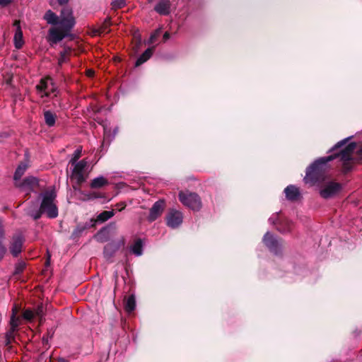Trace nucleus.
<instances>
[{"mask_svg":"<svg viewBox=\"0 0 362 362\" xmlns=\"http://www.w3.org/2000/svg\"><path fill=\"white\" fill-rule=\"evenodd\" d=\"M338 153H333L328 156L322 157L314 161L306 170L304 180L306 183L314 185L317 182H322L327 177V173L330 168L329 162L337 160V163L340 165Z\"/></svg>","mask_w":362,"mask_h":362,"instance_id":"1","label":"nucleus"},{"mask_svg":"<svg viewBox=\"0 0 362 362\" xmlns=\"http://www.w3.org/2000/svg\"><path fill=\"white\" fill-rule=\"evenodd\" d=\"M75 24L72 11L69 8H64L61 12V20L58 27L51 28L49 30L48 41L51 45L62 40L71 30Z\"/></svg>","mask_w":362,"mask_h":362,"instance_id":"2","label":"nucleus"},{"mask_svg":"<svg viewBox=\"0 0 362 362\" xmlns=\"http://www.w3.org/2000/svg\"><path fill=\"white\" fill-rule=\"evenodd\" d=\"M337 158L343 171L348 172L352 169L355 160L362 159V146H357L355 142H351L338 153Z\"/></svg>","mask_w":362,"mask_h":362,"instance_id":"3","label":"nucleus"},{"mask_svg":"<svg viewBox=\"0 0 362 362\" xmlns=\"http://www.w3.org/2000/svg\"><path fill=\"white\" fill-rule=\"evenodd\" d=\"M41 198V207L42 213L49 218H55L58 216V208L56 204L57 194L54 189L46 190L40 194Z\"/></svg>","mask_w":362,"mask_h":362,"instance_id":"4","label":"nucleus"},{"mask_svg":"<svg viewBox=\"0 0 362 362\" xmlns=\"http://www.w3.org/2000/svg\"><path fill=\"white\" fill-rule=\"evenodd\" d=\"M36 88L38 93L42 94L41 97L46 96L54 98H57L59 93L57 85L50 77L42 78L40 83L37 85Z\"/></svg>","mask_w":362,"mask_h":362,"instance_id":"5","label":"nucleus"},{"mask_svg":"<svg viewBox=\"0 0 362 362\" xmlns=\"http://www.w3.org/2000/svg\"><path fill=\"white\" fill-rule=\"evenodd\" d=\"M179 199L182 204L193 211H199L202 207V202L199 195L189 192H180Z\"/></svg>","mask_w":362,"mask_h":362,"instance_id":"6","label":"nucleus"},{"mask_svg":"<svg viewBox=\"0 0 362 362\" xmlns=\"http://www.w3.org/2000/svg\"><path fill=\"white\" fill-rule=\"evenodd\" d=\"M263 243L273 253L278 255L281 250V243L273 234L267 232L263 237Z\"/></svg>","mask_w":362,"mask_h":362,"instance_id":"7","label":"nucleus"},{"mask_svg":"<svg viewBox=\"0 0 362 362\" xmlns=\"http://www.w3.org/2000/svg\"><path fill=\"white\" fill-rule=\"evenodd\" d=\"M341 189V185L339 183L329 182L321 188L320 194L324 199H329L339 193Z\"/></svg>","mask_w":362,"mask_h":362,"instance_id":"8","label":"nucleus"},{"mask_svg":"<svg viewBox=\"0 0 362 362\" xmlns=\"http://www.w3.org/2000/svg\"><path fill=\"white\" fill-rule=\"evenodd\" d=\"M17 312V307L14 306L12 310V315L10 320V329L6 333L5 336L6 345L9 344L12 340H16L15 332L18 327V319L16 317Z\"/></svg>","mask_w":362,"mask_h":362,"instance_id":"9","label":"nucleus"},{"mask_svg":"<svg viewBox=\"0 0 362 362\" xmlns=\"http://www.w3.org/2000/svg\"><path fill=\"white\" fill-rule=\"evenodd\" d=\"M166 224L171 228L179 227L183 221L182 214L177 210L171 209L166 215Z\"/></svg>","mask_w":362,"mask_h":362,"instance_id":"10","label":"nucleus"},{"mask_svg":"<svg viewBox=\"0 0 362 362\" xmlns=\"http://www.w3.org/2000/svg\"><path fill=\"white\" fill-rule=\"evenodd\" d=\"M87 164L88 163L85 160H81L79 162H76L74 164H72L74 165L72 176L76 179L78 183L85 181L83 171L86 168Z\"/></svg>","mask_w":362,"mask_h":362,"instance_id":"11","label":"nucleus"},{"mask_svg":"<svg viewBox=\"0 0 362 362\" xmlns=\"http://www.w3.org/2000/svg\"><path fill=\"white\" fill-rule=\"evenodd\" d=\"M165 202L163 200H159L154 203L150 209L148 219L149 221H154L158 216L161 215L164 210Z\"/></svg>","mask_w":362,"mask_h":362,"instance_id":"12","label":"nucleus"},{"mask_svg":"<svg viewBox=\"0 0 362 362\" xmlns=\"http://www.w3.org/2000/svg\"><path fill=\"white\" fill-rule=\"evenodd\" d=\"M22 248L23 235L21 233H18L13 237L10 250L14 257H17L21 252Z\"/></svg>","mask_w":362,"mask_h":362,"instance_id":"13","label":"nucleus"},{"mask_svg":"<svg viewBox=\"0 0 362 362\" xmlns=\"http://www.w3.org/2000/svg\"><path fill=\"white\" fill-rule=\"evenodd\" d=\"M42 313H43V308L42 307H38L37 309L35 311L30 310H24V322L25 321H29L33 322L35 319H37L40 321L42 320Z\"/></svg>","mask_w":362,"mask_h":362,"instance_id":"14","label":"nucleus"},{"mask_svg":"<svg viewBox=\"0 0 362 362\" xmlns=\"http://www.w3.org/2000/svg\"><path fill=\"white\" fill-rule=\"evenodd\" d=\"M13 26L16 28V32L13 37L14 45L16 49H21L23 47V31L21 27V21H15Z\"/></svg>","mask_w":362,"mask_h":362,"instance_id":"15","label":"nucleus"},{"mask_svg":"<svg viewBox=\"0 0 362 362\" xmlns=\"http://www.w3.org/2000/svg\"><path fill=\"white\" fill-rule=\"evenodd\" d=\"M38 184L39 180L36 177L27 176L24 177V194H28L30 192L35 190Z\"/></svg>","mask_w":362,"mask_h":362,"instance_id":"16","label":"nucleus"},{"mask_svg":"<svg viewBox=\"0 0 362 362\" xmlns=\"http://www.w3.org/2000/svg\"><path fill=\"white\" fill-rule=\"evenodd\" d=\"M286 197L290 201H296L300 196V189L296 185H290L284 189Z\"/></svg>","mask_w":362,"mask_h":362,"instance_id":"17","label":"nucleus"},{"mask_svg":"<svg viewBox=\"0 0 362 362\" xmlns=\"http://www.w3.org/2000/svg\"><path fill=\"white\" fill-rule=\"evenodd\" d=\"M154 9L160 15H168L170 12V1L159 0L155 6Z\"/></svg>","mask_w":362,"mask_h":362,"instance_id":"18","label":"nucleus"},{"mask_svg":"<svg viewBox=\"0 0 362 362\" xmlns=\"http://www.w3.org/2000/svg\"><path fill=\"white\" fill-rule=\"evenodd\" d=\"M121 244L119 243L112 242L107 244L104 247V256L106 259L111 258L116 251L119 250Z\"/></svg>","mask_w":362,"mask_h":362,"instance_id":"19","label":"nucleus"},{"mask_svg":"<svg viewBox=\"0 0 362 362\" xmlns=\"http://www.w3.org/2000/svg\"><path fill=\"white\" fill-rule=\"evenodd\" d=\"M28 214L35 220L40 218L43 214L41 205L39 206L37 202H34L28 208Z\"/></svg>","mask_w":362,"mask_h":362,"instance_id":"20","label":"nucleus"},{"mask_svg":"<svg viewBox=\"0 0 362 362\" xmlns=\"http://www.w3.org/2000/svg\"><path fill=\"white\" fill-rule=\"evenodd\" d=\"M23 164L20 163L13 175L14 185L20 189H23Z\"/></svg>","mask_w":362,"mask_h":362,"instance_id":"21","label":"nucleus"},{"mask_svg":"<svg viewBox=\"0 0 362 362\" xmlns=\"http://www.w3.org/2000/svg\"><path fill=\"white\" fill-rule=\"evenodd\" d=\"M44 19L47 21L48 24L52 25H59V22L61 20V16L59 17L51 10H48L44 15Z\"/></svg>","mask_w":362,"mask_h":362,"instance_id":"22","label":"nucleus"},{"mask_svg":"<svg viewBox=\"0 0 362 362\" xmlns=\"http://www.w3.org/2000/svg\"><path fill=\"white\" fill-rule=\"evenodd\" d=\"M57 117V115L51 110L44 111L45 123L47 127H54L56 124Z\"/></svg>","mask_w":362,"mask_h":362,"instance_id":"23","label":"nucleus"},{"mask_svg":"<svg viewBox=\"0 0 362 362\" xmlns=\"http://www.w3.org/2000/svg\"><path fill=\"white\" fill-rule=\"evenodd\" d=\"M154 47L148 48L136 60L135 63L136 66H139L146 62L153 54Z\"/></svg>","mask_w":362,"mask_h":362,"instance_id":"24","label":"nucleus"},{"mask_svg":"<svg viewBox=\"0 0 362 362\" xmlns=\"http://www.w3.org/2000/svg\"><path fill=\"white\" fill-rule=\"evenodd\" d=\"M108 184V181L106 178H105L103 176H99L95 178H94L91 183H90V187L93 189H98L100 188L103 186H105Z\"/></svg>","mask_w":362,"mask_h":362,"instance_id":"25","label":"nucleus"},{"mask_svg":"<svg viewBox=\"0 0 362 362\" xmlns=\"http://www.w3.org/2000/svg\"><path fill=\"white\" fill-rule=\"evenodd\" d=\"M136 308V299L134 295L127 297L124 300V308L127 313H132Z\"/></svg>","mask_w":362,"mask_h":362,"instance_id":"26","label":"nucleus"},{"mask_svg":"<svg viewBox=\"0 0 362 362\" xmlns=\"http://www.w3.org/2000/svg\"><path fill=\"white\" fill-rule=\"evenodd\" d=\"M131 252L136 256H141L143 254V245L140 239H138L130 247Z\"/></svg>","mask_w":362,"mask_h":362,"instance_id":"27","label":"nucleus"},{"mask_svg":"<svg viewBox=\"0 0 362 362\" xmlns=\"http://www.w3.org/2000/svg\"><path fill=\"white\" fill-rule=\"evenodd\" d=\"M103 127L104 131V141H111L114 139L115 134H117L118 129L115 128L114 129V134L112 135L110 128H108L107 126L104 124H103Z\"/></svg>","mask_w":362,"mask_h":362,"instance_id":"28","label":"nucleus"},{"mask_svg":"<svg viewBox=\"0 0 362 362\" xmlns=\"http://www.w3.org/2000/svg\"><path fill=\"white\" fill-rule=\"evenodd\" d=\"M114 214L113 211H104L98 216L97 220L100 222H104L112 218Z\"/></svg>","mask_w":362,"mask_h":362,"instance_id":"29","label":"nucleus"},{"mask_svg":"<svg viewBox=\"0 0 362 362\" xmlns=\"http://www.w3.org/2000/svg\"><path fill=\"white\" fill-rule=\"evenodd\" d=\"M291 223L288 220H285L282 221L279 223V226L277 227V229L281 232L285 233L291 230Z\"/></svg>","mask_w":362,"mask_h":362,"instance_id":"30","label":"nucleus"},{"mask_svg":"<svg viewBox=\"0 0 362 362\" xmlns=\"http://www.w3.org/2000/svg\"><path fill=\"white\" fill-rule=\"evenodd\" d=\"M4 239V232L2 228L0 227V260L3 259L6 248L3 245V240Z\"/></svg>","mask_w":362,"mask_h":362,"instance_id":"31","label":"nucleus"},{"mask_svg":"<svg viewBox=\"0 0 362 362\" xmlns=\"http://www.w3.org/2000/svg\"><path fill=\"white\" fill-rule=\"evenodd\" d=\"M82 152V148L79 147L74 152L72 155V158H71L69 163L71 164H74L76 162H77L78 159L81 157Z\"/></svg>","mask_w":362,"mask_h":362,"instance_id":"32","label":"nucleus"},{"mask_svg":"<svg viewBox=\"0 0 362 362\" xmlns=\"http://www.w3.org/2000/svg\"><path fill=\"white\" fill-rule=\"evenodd\" d=\"M126 0H113L112 1V7L113 9H118L125 6Z\"/></svg>","mask_w":362,"mask_h":362,"instance_id":"33","label":"nucleus"},{"mask_svg":"<svg viewBox=\"0 0 362 362\" xmlns=\"http://www.w3.org/2000/svg\"><path fill=\"white\" fill-rule=\"evenodd\" d=\"M348 140H349V138H346V139H343V140H341V141H339L338 143H337V144L334 145V147H332V148L329 150V151H330V152H332V151H335V150H337V149H338V148H339L342 147L343 146H344V145L346 144V142L348 141Z\"/></svg>","mask_w":362,"mask_h":362,"instance_id":"34","label":"nucleus"},{"mask_svg":"<svg viewBox=\"0 0 362 362\" xmlns=\"http://www.w3.org/2000/svg\"><path fill=\"white\" fill-rule=\"evenodd\" d=\"M68 52H69V50L65 49L64 51H63L60 53V57L59 58V62H58L59 65H62L63 63L66 62V60H67L66 55H67Z\"/></svg>","mask_w":362,"mask_h":362,"instance_id":"35","label":"nucleus"},{"mask_svg":"<svg viewBox=\"0 0 362 362\" xmlns=\"http://www.w3.org/2000/svg\"><path fill=\"white\" fill-rule=\"evenodd\" d=\"M159 35H160V30H157L153 33H152L150 36L148 41V45L152 44L156 40V39L158 37Z\"/></svg>","mask_w":362,"mask_h":362,"instance_id":"36","label":"nucleus"},{"mask_svg":"<svg viewBox=\"0 0 362 362\" xmlns=\"http://www.w3.org/2000/svg\"><path fill=\"white\" fill-rule=\"evenodd\" d=\"M13 0H0V7L1 8H5L10 5Z\"/></svg>","mask_w":362,"mask_h":362,"instance_id":"37","label":"nucleus"},{"mask_svg":"<svg viewBox=\"0 0 362 362\" xmlns=\"http://www.w3.org/2000/svg\"><path fill=\"white\" fill-rule=\"evenodd\" d=\"M279 218V214H273L269 218V222L271 223V224H276L277 220Z\"/></svg>","mask_w":362,"mask_h":362,"instance_id":"38","label":"nucleus"},{"mask_svg":"<svg viewBox=\"0 0 362 362\" xmlns=\"http://www.w3.org/2000/svg\"><path fill=\"white\" fill-rule=\"evenodd\" d=\"M83 230L84 228L83 227H77L74 231V235H77L78 233H81Z\"/></svg>","mask_w":362,"mask_h":362,"instance_id":"39","label":"nucleus"},{"mask_svg":"<svg viewBox=\"0 0 362 362\" xmlns=\"http://www.w3.org/2000/svg\"><path fill=\"white\" fill-rule=\"evenodd\" d=\"M57 103H58V106L60 107L61 108H64V106L61 103V102L58 101L57 99H56L54 102H53V104L54 106H57Z\"/></svg>","mask_w":362,"mask_h":362,"instance_id":"40","label":"nucleus"},{"mask_svg":"<svg viewBox=\"0 0 362 362\" xmlns=\"http://www.w3.org/2000/svg\"><path fill=\"white\" fill-rule=\"evenodd\" d=\"M23 267V264L21 262H19L18 264L16 267V273H20L21 272V267Z\"/></svg>","mask_w":362,"mask_h":362,"instance_id":"41","label":"nucleus"},{"mask_svg":"<svg viewBox=\"0 0 362 362\" xmlns=\"http://www.w3.org/2000/svg\"><path fill=\"white\" fill-rule=\"evenodd\" d=\"M69 0H58V3L60 4V5H64V4H66L69 2Z\"/></svg>","mask_w":362,"mask_h":362,"instance_id":"42","label":"nucleus"},{"mask_svg":"<svg viewBox=\"0 0 362 362\" xmlns=\"http://www.w3.org/2000/svg\"><path fill=\"white\" fill-rule=\"evenodd\" d=\"M169 37H170V34H169V33L165 32V33H164V35H163V39H164V40H168V39H169Z\"/></svg>","mask_w":362,"mask_h":362,"instance_id":"43","label":"nucleus"},{"mask_svg":"<svg viewBox=\"0 0 362 362\" xmlns=\"http://www.w3.org/2000/svg\"><path fill=\"white\" fill-rule=\"evenodd\" d=\"M93 74H94V72H93V71H92V70H88V71H87V75H88V76H90H90H93Z\"/></svg>","mask_w":362,"mask_h":362,"instance_id":"44","label":"nucleus"},{"mask_svg":"<svg viewBox=\"0 0 362 362\" xmlns=\"http://www.w3.org/2000/svg\"><path fill=\"white\" fill-rule=\"evenodd\" d=\"M117 206H121V208L119 209V211L123 210L126 206V205L124 203L118 204Z\"/></svg>","mask_w":362,"mask_h":362,"instance_id":"45","label":"nucleus"},{"mask_svg":"<svg viewBox=\"0 0 362 362\" xmlns=\"http://www.w3.org/2000/svg\"><path fill=\"white\" fill-rule=\"evenodd\" d=\"M141 43V40L139 39L138 41V45Z\"/></svg>","mask_w":362,"mask_h":362,"instance_id":"46","label":"nucleus"},{"mask_svg":"<svg viewBox=\"0 0 362 362\" xmlns=\"http://www.w3.org/2000/svg\"><path fill=\"white\" fill-rule=\"evenodd\" d=\"M25 168H26V165H25V164L24 163V167H23L24 170H25Z\"/></svg>","mask_w":362,"mask_h":362,"instance_id":"47","label":"nucleus"}]
</instances>
